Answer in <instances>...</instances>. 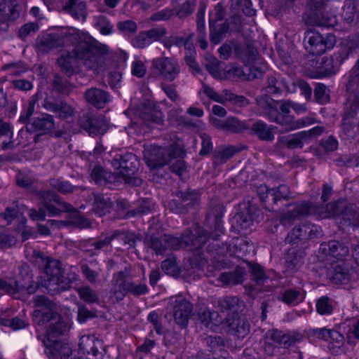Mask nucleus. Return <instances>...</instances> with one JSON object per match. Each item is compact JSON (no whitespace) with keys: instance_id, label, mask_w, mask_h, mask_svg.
Returning <instances> with one entry per match:
<instances>
[{"instance_id":"nucleus-1","label":"nucleus","mask_w":359,"mask_h":359,"mask_svg":"<svg viewBox=\"0 0 359 359\" xmlns=\"http://www.w3.org/2000/svg\"><path fill=\"white\" fill-rule=\"evenodd\" d=\"M109 48L87 33L69 27V58L75 59L87 70L98 74L105 64Z\"/></svg>"},{"instance_id":"nucleus-2","label":"nucleus","mask_w":359,"mask_h":359,"mask_svg":"<svg viewBox=\"0 0 359 359\" xmlns=\"http://www.w3.org/2000/svg\"><path fill=\"white\" fill-rule=\"evenodd\" d=\"M224 207L222 205H216L208 213L207 219L210 222L214 223V233L210 236L207 231L196 224L194 231L186 230L180 237H174L170 234H164L165 250L167 249L180 250L189 247L190 250L201 249L210 238L217 241L224 234L223 215Z\"/></svg>"},{"instance_id":"nucleus-3","label":"nucleus","mask_w":359,"mask_h":359,"mask_svg":"<svg viewBox=\"0 0 359 359\" xmlns=\"http://www.w3.org/2000/svg\"><path fill=\"white\" fill-rule=\"evenodd\" d=\"M347 204L348 203L344 200H338L326 205H316L307 201L290 203L287 207L292 206V208L280 216V224L283 226H290L294 221L309 215H314L321 219L339 216L343 218Z\"/></svg>"},{"instance_id":"nucleus-4","label":"nucleus","mask_w":359,"mask_h":359,"mask_svg":"<svg viewBox=\"0 0 359 359\" xmlns=\"http://www.w3.org/2000/svg\"><path fill=\"white\" fill-rule=\"evenodd\" d=\"M359 112V59L349 72L346 83L342 131L348 138L355 136V123L351 121Z\"/></svg>"},{"instance_id":"nucleus-5","label":"nucleus","mask_w":359,"mask_h":359,"mask_svg":"<svg viewBox=\"0 0 359 359\" xmlns=\"http://www.w3.org/2000/svg\"><path fill=\"white\" fill-rule=\"evenodd\" d=\"M32 257L34 264L45 275L43 286L49 294L54 295L67 290V283L64 279V271L58 259L46 256L39 250L33 252Z\"/></svg>"},{"instance_id":"nucleus-6","label":"nucleus","mask_w":359,"mask_h":359,"mask_svg":"<svg viewBox=\"0 0 359 359\" xmlns=\"http://www.w3.org/2000/svg\"><path fill=\"white\" fill-rule=\"evenodd\" d=\"M305 335L299 330L284 332L278 329H271L264 334V351L267 355L273 356L278 351L279 346L289 348L303 341Z\"/></svg>"},{"instance_id":"nucleus-7","label":"nucleus","mask_w":359,"mask_h":359,"mask_svg":"<svg viewBox=\"0 0 359 359\" xmlns=\"http://www.w3.org/2000/svg\"><path fill=\"white\" fill-rule=\"evenodd\" d=\"M257 105L264 111V116L271 122L276 123V119L279 118L284 114L283 108L287 107V115L290 114V109H292L297 114H304L307 111L305 104H299L291 101H277L267 95L259 96L256 98Z\"/></svg>"},{"instance_id":"nucleus-8","label":"nucleus","mask_w":359,"mask_h":359,"mask_svg":"<svg viewBox=\"0 0 359 359\" xmlns=\"http://www.w3.org/2000/svg\"><path fill=\"white\" fill-rule=\"evenodd\" d=\"M111 165L114 169L119 170L118 175L126 183L134 186L142 184V179L136 176L140 165L136 155L132 153L116 154L111 161Z\"/></svg>"},{"instance_id":"nucleus-9","label":"nucleus","mask_w":359,"mask_h":359,"mask_svg":"<svg viewBox=\"0 0 359 359\" xmlns=\"http://www.w3.org/2000/svg\"><path fill=\"white\" fill-rule=\"evenodd\" d=\"M182 154L183 150L180 146L173 143L168 147L151 145L144 153V158L148 165L154 169L168 164L172 159L181 157Z\"/></svg>"},{"instance_id":"nucleus-10","label":"nucleus","mask_w":359,"mask_h":359,"mask_svg":"<svg viewBox=\"0 0 359 359\" xmlns=\"http://www.w3.org/2000/svg\"><path fill=\"white\" fill-rule=\"evenodd\" d=\"M41 198L43 207L39 210L35 209L29 210V217L34 220H44L46 211L50 216H55L61 212L67 211V204L61 202L60 197L51 191H40L38 193Z\"/></svg>"},{"instance_id":"nucleus-11","label":"nucleus","mask_w":359,"mask_h":359,"mask_svg":"<svg viewBox=\"0 0 359 359\" xmlns=\"http://www.w3.org/2000/svg\"><path fill=\"white\" fill-rule=\"evenodd\" d=\"M352 46L348 51L343 50L334 53L329 57H323L314 72V77L323 79L335 75L339 70L344 61L348 57L352 49L358 48L359 41L351 42Z\"/></svg>"},{"instance_id":"nucleus-12","label":"nucleus","mask_w":359,"mask_h":359,"mask_svg":"<svg viewBox=\"0 0 359 359\" xmlns=\"http://www.w3.org/2000/svg\"><path fill=\"white\" fill-rule=\"evenodd\" d=\"M311 11L304 15L306 25L318 27H332L337 23L336 17L324 8L323 0H310Z\"/></svg>"},{"instance_id":"nucleus-13","label":"nucleus","mask_w":359,"mask_h":359,"mask_svg":"<svg viewBox=\"0 0 359 359\" xmlns=\"http://www.w3.org/2000/svg\"><path fill=\"white\" fill-rule=\"evenodd\" d=\"M76 114V112L69 107V118L70 116L79 118V127L85 130L90 135H102L109 130V121L103 115L83 114L82 116H79Z\"/></svg>"},{"instance_id":"nucleus-14","label":"nucleus","mask_w":359,"mask_h":359,"mask_svg":"<svg viewBox=\"0 0 359 359\" xmlns=\"http://www.w3.org/2000/svg\"><path fill=\"white\" fill-rule=\"evenodd\" d=\"M127 273L123 271L115 273L113 276L112 283L114 294L117 299H122L128 292L134 296H140L148 292L145 284L136 285L132 280L126 279Z\"/></svg>"},{"instance_id":"nucleus-15","label":"nucleus","mask_w":359,"mask_h":359,"mask_svg":"<svg viewBox=\"0 0 359 359\" xmlns=\"http://www.w3.org/2000/svg\"><path fill=\"white\" fill-rule=\"evenodd\" d=\"M336 42L332 34H327L324 37L318 32L309 29L305 32L304 43L306 50L311 55H320L327 50L333 48Z\"/></svg>"},{"instance_id":"nucleus-16","label":"nucleus","mask_w":359,"mask_h":359,"mask_svg":"<svg viewBox=\"0 0 359 359\" xmlns=\"http://www.w3.org/2000/svg\"><path fill=\"white\" fill-rule=\"evenodd\" d=\"M66 331L67 324L62 320V318L56 319L55 323L50 324L46 331L49 346L53 347V359H67L66 343L57 339V337L63 335Z\"/></svg>"},{"instance_id":"nucleus-17","label":"nucleus","mask_w":359,"mask_h":359,"mask_svg":"<svg viewBox=\"0 0 359 359\" xmlns=\"http://www.w3.org/2000/svg\"><path fill=\"white\" fill-rule=\"evenodd\" d=\"M257 194L265 208L269 211L274 210V205L278 201H287L291 198L290 189L286 184H280L274 188H269L266 185L262 184L257 188Z\"/></svg>"},{"instance_id":"nucleus-18","label":"nucleus","mask_w":359,"mask_h":359,"mask_svg":"<svg viewBox=\"0 0 359 359\" xmlns=\"http://www.w3.org/2000/svg\"><path fill=\"white\" fill-rule=\"evenodd\" d=\"M67 27L56 29L50 33L38 36L36 49L41 53H47L53 49L63 47L67 41Z\"/></svg>"},{"instance_id":"nucleus-19","label":"nucleus","mask_w":359,"mask_h":359,"mask_svg":"<svg viewBox=\"0 0 359 359\" xmlns=\"http://www.w3.org/2000/svg\"><path fill=\"white\" fill-rule=\"evenodd\" d=\"M152 70L167 81H172L178 77L181 68L178 60L174 57H160L151 62Z\"/></svg>"},{"instance_id":"nucleus-20","label":"nucleus","mask_w":359,"mask_h":359,"mask_svg":"<svg viewBox=\"0 0 359 359\" xmlns=\"http://www.w3.org/2000/svg\"><path fill=\"white\" fill-rule=\"evenodd\" d=\"M233 51L236 57L241 60L245 65L252 66V67H249V70H256L257 72V73H252V78L255 79L261 76L262 74L266 71V67L264 65L259 67L255 66V62L257 60L258 53L257 49L252 45L248 43L245 45L236 44L233 46Z\"/></svg>"},{"instance_id":"nucleus-21","label":"nucleus","mask_w":359,"mask_h":359,"mask_svg":"<svg viewBox=\"0 0 359 359\" xmlns=\"http://www.w3.org/2000/svg\"><path fill=\"white\" fill-rule=\"evenodd\" d=\"M321 236L322 229L320 226L307 222L302 223L301 224L296 225L288 233L285 238V242L288 243H295L299 241L318 238Z\"/></svg>"},{"instance_id":"nucleus-22","label":"nucleus","mask_w":359,"mask_h":359,"mask_svg":"<svg viewBox=\"0 0 359 359\" xmlns=\"http://www.w3.org/2000/svg\"><path fill=\"white\" fill-rule=\"evenodd\" d=\"M170 306L175 323L182 328L186 327L193 310L192 304L184 297L178 296L170 299Z\"/></svg>"},{"instance_id":"nucleus-23","label":"nucleus","mask_w":359,"mask_h":359,"mask_svg":"<svg viewBox=\"0 0 359 359\" xmlns=\"http://www.w3.org/2000/svg\"><path fill=\"white\" fill-rule=\"evenodd\" d=\"M176 196L178 200H173L169 203L170 209L176 213H184L200 201V195L196 190L177 191Z\"/></svg>"},{"instance_id":"nucleus-24","label":"nucleus","mask_w":359,"mask_h":359,"mask_svg":"<svg viewBox=\"0 0 359 359\" xmlns=\"http://www.w3.org/2000/svg\"><path fill=\"white\" fill-rule=\"evenodd\" d=\"M248 266L252 280L257 285L262 287L264 291L270 292L276 287L277 283L273 272H266L261 265L256 263H249Z\"/></svg>"},{"instance_id":"nucleus-25","label":"nucleus","mask_w":359,"mask_h":359,"mask_svg":"<svg viewBox=\"0 0 359 359\" xmlns=\"http://www.w3.org/2000/svg\"><path fill=\"white\" fill-rule=\"evenodd\" d=\"M318 257L323 261H330L332 258L342 259L346 257L349 250L344 243L337 241H330L320 244Z\"/></svg>"},{"instance_id":"nucleus-26","label":"nucleus","mask_w":359,"mask_h":359,"mask_svg":"<svg viewBox=\"0 0 359 359\" xmlns=\"http://www.w3.org/2000/svg\"><path fill=\"white\" fill-rule=\"evenodd\" d=\"M21 6L17 0H3L0 2V27L2 30L8 29V21L19 18Z\"/></svg>"},{"instance_id":"nucleus-27","label":"nucleus","mask_w":359,"mask_h":359,"mask_svg":"<svg viewBox=\"0 0 359 359\" xmlns=\"http://www.w3.org/2000/svg\"><path fill=\"white\" fill-rule=\"evenodd\" d=\"M102 345V341L93 335L82 336L79 344V353L86 355V359H99L102 356L99 351Z\"/></svg>"},{"instance_id":"nucleus-28","label":"nucleus","mask_w":359,"mask_h":359,"mask_svg":"<svg viewBox=\"0 0 359 359\" xmlns=\"http://www.w3.org/2000/svg\"><path fill=\"white\" fill-rule=\"evenodd\" d=\"M283 111L284 114H287L288 108L284 107ZM315 122L316 120L311 117L306 116L298 120H295L294 116L287 114L285 116L283 115V116H280L279 118L276 119V123L282 126L285 132H290L299 129L306 126L311 125Z\"/></svg>"},{"instance_id":"nucleus-29","label":"nucleus","mask_w":359,"mask_h":359,"mask_svg":"<svg viewBox=\"0 0 359 359\" xmlns=\"http://www.w3.org/2000/svg\"><path fill=\"white\" fill-rule=\"evenodd\" d=\"M54 120L51 115L43 114L41 116L35 117L27 126L29 133L37 132L40 135L46 134L54 128Z\"/></svg>"},{"instance_id":"nucleus-30","label":"nucleus","mask_w":359,"mask_h":359,"mask_svg":"<svg viewBox=\"0 0 359 359\" xmlns=\"http://www.w3.org/2000/svg\"><path fill=\"white\" fill-rule=\"evenodd\" d=\"M326 276L332 283H346L350 279L348 269L344 266L343 262H332L330 266L326 268Z\"/></svg>"},{"instance_id":"nucleus-31","label":"nucleus","mask_w":359,"mask_h":359,"mask_svg":"<svg viewBox=\"0 0 359 359\" xmlns=\"http://www.w3.org/2000/svg\"><path fill=\"white\" fill-rule=\"evenodd\" d=\"M84 97L88 103L97 109L104 108L111 100L108 92L95 87L87 89L85 91Z\"/></svg>"},{"instance_id":"nucleus-32","label":"nucleus","mask_w":359,"mask_h":359,"mask_svg":"<svg viewBox=\"0 0 359 359\" xmlns=\"http://www.w3.org/2000/svg\"><path fill=\"white\" fill-rule=\"evenodd\" d=\"M144 109L140 112V118L149 126L150 123L162 124L163 114L157 111L154 102L146 100L143 102Z\"/></svg>"},{"instance_id":"nucleus-33","label":"nucleus","mask_w":359,"mask_h":359,"mask_svg":"<svg viewBox=\"0 0 359 359\" xmlns=\"http://www.w3.org/2000/svg\"><path fill=\"white\" fill-rule=\"evenodd\" d=\"M92 180L99 186L115 184L118 181V176L104 169L100 165L95 166L90 173Z\"/></svg>"},{"instance_id":"nucleus-34","label":"nucleus","mask_w":359,"mask_h":359,"mask_svg":"<svg viewBox=\"0 0 359 359\" xmlns=\"http://www.w3.org/2000/svg\"><path fill=\"white\" fill-rule=\"evenodd\" d=\"M277 128L273 126H268L263 121H257L251 126V133L255 135L259 140L262 141L271 142L274 140L275 136L273 130Z\"/></svg>"},{"instance_id":"nucleus-35","label":"nucleus","mask_w":359,"mask_h":359,"mask_svg":"<svg viewBox=\"0 0 359 359\" xmlns=\"http://www.w3.org/2000/svg\"><path fill=\"white\" fill-rule=\"evenodd\" d=\"M144 244L147 249L153 250L156 255H163L165 252L164 234H154L151 232L146 233Z\"/></svg>"},{"instance_id":"nucleus-36","label":"nucleus","mask_w":359,"mask_h":359,"mask_svg":"<svg viewBox=\"0 0 359 359\" xmlns=\"http://www.w3.org/2000/svg\"><path fill=\"white\" fill-rule=\"evenodd\" d=\"M306 294L302 289L289 288L284 290L278 297V300L289 306H295L302 302Z\"/></svg>"},{"instance_id":"nucleus-37","label":"nucleus","mask_w":359,"mask_h":359,"mask_svg":"<svg viewBox=\"0 0 359 359\" xmlns=\"http://www.w3.org/2000/svg\"><path fill=\"white\" fill-rule=\"evenodd\" d=\"M283 89H285L287 92H292L295 89H290L283 79H280L275 76L268 77L266 84L264 87L263 90L266 94L277 95L280 94Z\"/></svg>"},{"instance_id":"nucleus-38","label":"nucleus","mask_w":359,"mask_h":359,"mask_svg":"<svg viewBox=\"0 0 359 359\" xmlns=\"http://www.w3.org/2000/svg\"><path fill=\"white\" fill-rule=\"evenodd\" d=\"M228 327L229 334L238 339H243L250 332V325L245 319H233L231 323H228Z\"/></svg>"},{"instance_id":"nucleus-39","label":"nucleus","mask_w":359,"mask_h":359,"mask_svg":"<svg viewBox=\"0 0 359 359\" xmlns=\"http://www.w3.org/2000/svg\"><path fill=\"white\" fill-rule=\"evenodd\" d=\"M93 210L100 217L109 212L112 203L109 197L103 194H94Z\"/></svg>"},{"instance_id":"nucleus-40","label":"nucleus","mask_w":359,"mask_h":359,"mask_svg":"<svg viewBox=\"0 0 359 359\" xmlns=\"http://www.w3.org/2000/svg\"><path fill=\"white\" fill-rule=\"evenodd\" d=\"M304 263L303 252L296 249H290L285 257V266L287 270L294 271Z\"/></svg>"},{"instance_id":"nucleus-41","label":"nucleus","mask_w":359,"mask_h":359,"mask_svg":"<svg viewBox=\"0 0 359 359\" xmlns=\"http://www.w3.org/2000/svg\"><path fill=\"white\" fill-rule=\"evenodd\" d=\"M245 270L236 267L233 271L222 273L219 280L224 285H237L242 283L244 280Z\"/></svg>"},{"instance_id":"nucleus-42","label":"nucleus","mask_w":359,"mask_h":359,"mask_svg":"<svg viewBox=\"0 0 359 359\" xmlns=\"http://www.w3.org/2000/svg\"><path fill=\"white\" fill-rule=\"evenodd\" d=\"M192 35H189L187 37L180 36H170L163 41V46L170 48L172 46L177 47L184 46L186 50L189 51L194 50V45L191 40Z\"/></svg>"},{"instance_id":"nucleus-43","label":"nucleus","mask_w":359,"mask_h":359,"mask_svg":"<svg viewBox=\"0 0 359 359\" xmlns=\"http://www.w3.org/2000/svg\"><path fill=\"white\" fill-rule=\"evenodd\" d=\"M229 30V24L226 22L214 25L210 19V40L214 44L219 43L226 36Z\"/></svg>"},{"instance_id":"nucleus-44","label":"nucleus","mask_w":359,"mask_h":359,"mask_svg":"<svg viewBox=\"0 0 359 359\" xmlns=\"http://www.w3.org/2000/svg\"><path fill=\"white\" fill-rule=\"evenodd\" d=\"M316 311L320 315H331L337 306V302L327 296H322L316 301Z\"/></svg>"},{"instance_id":"nucleus-45","label":"nucleus","mask_w":359,"mask_h":359,"mask_svg":"<svg viewBox=\"0 0 359 359\" xmlns=\"http://www.w3.org/2000/svg\"><path fill=\"white\" fill-rule=\"evenodd\" d=\"M236 226L238 231H244L245 233L250 229L254 223V217L250 213V210H246L237 213L234 217Z\"/></svg>"},{"instance_id":"nucleus-46","label":"nucleus","mask_w":359,"mask_h":359,"mask_svg":"<svg viewBox=\"0 0 359 359\" xmlns=\"http://www.w3.org/2000/svg\"><path fill=\"white\" fill-rule=\"evenodd\" d=\"M70 225L80 229L90 228L91 222L83 215L78 214L75 209L69 205V226Z\"/></svg>"},{"instance_id":"nucleus-47","label":"nucleus","mask_w":359,"mask_h":359,"mask_svg":"<svg viewBox=\"0 0 359 359\" xmlns=\"http://www.w3.org/2000/svg\"><path fill=\"white\" fill-rule=\"evenodd\" d=\"M344 212L345 224L359 227V208L354 204L348 203Z\"/></svg>"},{"instance_id":"nucleus-48","label":"nucleus","mask_w":359,"mask_h":359,"mask_svg":"<svg viewBox=\"0 0 359 359\" xmlns=\"http://www.w3.org/2000/svg\"><path fill=\"white\" fill-rule=\"evenodd\" d=\"M94 27L102 35H110L114 32V25L108 18L98 15L94 18Z\"/></svg>"},{"instance_id":"nucleus-49","label":"nucleus","mask_w":359,"mask_h":359,"mask_svg":"<svg viewBox=\"0 0 359 359\" xmlns=\"http://www.w3.org/2000/svg\"><path fill=\"white\" fill-rule=\"evenodd\" d=\"M69 14L74 18L84 22L86 18V6L83 1L76 4L74 0H69Z\"/></svg>"},{"instance_id":"nucleus-50","label":"nucleus","mask_w":359,"mask_h":359,"mask_svg":"<svg viewBox=\"0 0 359 359\" xmlns=\"http://www.w3.org/2000/svg\"><path fill=\"white\" fill-rule=\"evenodd\" d=\"M79 297L88 304L99 302V296L96 291L93 290L89 285H83L76 288Z\"/></svg>"},{"instance_id":"nucleus-51","label":"nucleus","mask_w":359,"mask_h":359,"mask_svg":"<svg viewBox=\"0 0 359 359\" xmlns=\"http://www.w3.org/2000/svg\"><path fill=\"white\" fill-rule=\"evenodd\" d=\"M174 9L175 14L180 18H184L193 13L195 10L196 1V0H186L184 3L180 5H177V2L175 3L173 1Z\"/></svg>"},{"instance_id":"nucleus-52","label":"nucleus","mask_w":359,"mask_h":359,"mask_svg":"<svg viewBox=\"0 0 359 359\" xmlns=\"http://www.w3.org/2000/svg\"><path fill=\"white\" fill-rule=\"evenodd\" d=\"M43 107L49 111L58 114L60 118H66L67 116V111L66 110V104L63 102L54 100H45Z\"/></svg>"},{"instance_id":"nucleus-53","label":"nucleus","mask_w":359,"mask_h":359,"mask_svg":"<svg viewBox=\"0 0 359 359\" xmlns=\"http://www.w3.org/2000/svg\"><path fill=\"white\" fill-rule=\"evenodd\" d=\"M11 131L8 123L0 118V148L8 149L11 147Z\"/></svg>"},{"instance_id":"nucleus-54","label":"nucleus","mask_w":359,"mask_h":359,"mask_svg":"<svg viewBox=\"0 0 359 359\" xmlns=\"http://www.w3.org/2000/svg\"><path fill=\"white\" fill-rule=\"evenodd\" d=\"M248 129L247 123L236 117L229 116L225 120L224 130L231 133H241Z\"/></svg>"},{"instance_id":"nucleus-55","label":"nucleus","mask_w":359,"mask_h":359,"mask_svg":"<svg viewBox=\"0 0 359 359\" xmlns=\"http://www.w3.org/2000/svg\"><path fill=\"white\" fill-rule=\"evenodd\" d=\"M39 100V95L36 93L33 95L28 100L27 104H25L21 112L19 121L21 123H26L30 116L33 114L35 109V104Z\"/></svg>"},{"instance_id":"nucleus-56","label":"nucleus","mask_w":359,"mask_h":359,"mask_svg":"<svg viewBox=\"0 0 359 359\" xmlns=\"http://www.w3.org/2000/svg\"><path fill=\"white\" fill-rule=\"evenodd\" d=\"M306 133L299 132L292 135L286 141L285 145L287 149H302L304 147V142L306 140Z\"/></svg>"},{"instance_id":"nucleus-57","label":"nucleus","mask_w":359,"mask_h":359,"mask_svg":"<svg viewBox=\"0 0 359 359\" xmlns=\"http://www.w3.org/2000/svg\"><path fill=\"white\" fill-rule=\"evenodd\" d=\"M327 341L330 342V348L333 352L337 353L344 344V337L339 332L332 329Z\"/></svg>"},{"instance_id":"nucleus-58","label":"nucleus","mask_w":359,"mask_h":359,"mask_svg":"<svg viewBox=\"0 0 359 359\" xmlns=\"http://www.w3.org/2000/svg\"><path fill=\"white\" fill-rule=\"evenodd\" d=\"M39 29V26L37 22H28L22 25L18 30V36L22 40L36 34Z\"/></svg>"},{"instance_id":"nucleus-59","label":"nucleus","mask_w":359,"mask_h":359,"mask_svg":"<svg viewBox=\"0 0 359 359\" xmlns=\"http://www.w3.org/2000/svg\"><path fill=\"white\" fill-rule=\"evenodd\" d=\"M239 298L238 297L228 296L220 299L218 305L222 311H233L238 306Z\"/></svg>"},{"instance_id":"nucleus-60","label":"nucleus","mask_w":359,"mask_h":359,"mask_svg":"<svg viewBox=\"0 0 359 359\" xmlns=\"http://www.w3.org/2000/svg\"><path fill=\"white\" fill-rule=\"evenodd\" d=\"M34 177L29 172L19 171L16 175V183L22 188H28L32 185Z\"/></svg>"},{"instance_id":"nucleus-61","label":"nucleus","mask_w":359,"mask_h":359,"mask_svg":"<svg viewBox=\"0 0 359 359\" xmlns=\"http://www.w3.org/2000/svg\"><path fill=\"white\" fill-rule=\"evenodd\" d=\"M34 313H36V318H40V320L38 321L39 325H43L50 320L61 318V316L57 313H53L52 309H48L47 311L36 310Z\"/></svg>"},{"instance_id":"nucleus-62","label":"nucleus","mask_w":359,"mask_h":359,"mask_svg":"<svg viewBox=\"0 0 359 359\" xmlns=\"http://www.w3.org/2000/svg\"><path fill=\"white\" fill-rule=\"evenodd\" d=\"M198 314L200 321L206 327L209 326L215 318L218 316V313L216 311H211L207 309H201Z\"/></svg>"},{"instance_id":"nucleus-63","label":"nucleus","mask_w":359,"mask_h":359,"mask_svg":"<svg viewBox=\"0 0 359 359\" xmlns=\"http://www.w3.org/2000/svg\"><path fill=\"white\" fill-rule=\"evenodd\" d=\"M117 233L114 232L110 236H105L104 238H99L90 244L95 250H100L110 245L111 241L117 237Z\"/></svg>"},{"instance_id":"nucleus-64","label":"nucleus","mask_w":359,"mask_h":359,"mask_svg":"<svg viewBox=\"0 0 359 359\" xmlns=\"http://www.w3.org/2000/svg\"><path fill=\"white\" fill-rule=\"evenodd\" d=\"M117 237L124 245H128L129 248H134L136 245L137 237L132 232L116 231Z\"/></svg>"}]
</instances>
